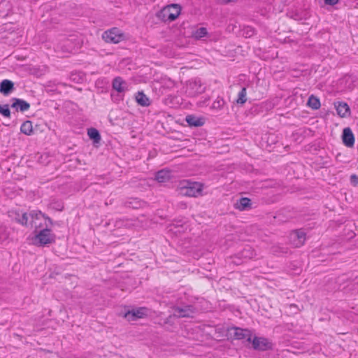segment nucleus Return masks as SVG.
<instances>
[{
	"mask_svg": "<svg viewBox=\"0 0 358 358\" xmlns=\"http://www.w3.org/2000/svg\"><path fill=\"white\" fill-rule=\"evenodd\" d=\"M10 217L23 226L38 229L42 227V223L40 221L43 220L44 214L39 210H31L29 213L21 214L17 212H10Z\"/></svg>",
	"mask_w": 358,
	"mask_h": 358,
	"instance_id": "f257e3e1",
	"label": "nucleus"
},
{
	"mask_svg": "<svg viewBox=\"0 0 358 358\" xmlns=\"http://www.w3.org/2000/svg\"><path fill=\"white\" fill-rule=\"evenodd\" d=\"M203 189V183L189 180L180 181L178 188L180 194L190 197H198L201 196Z\"/></svg>",
	"mask_w": 358,
	"mask_h": 358,
	"instance_id": "f03ea898",
	"label": "nucleus"
},
{
	"mask_svg": "<svg viewBox=\"0 0 358 358\" xmlns=\"http://www.w3.org/2000/svg\"><path fill=\"white\" fill-rule=\"evenodd\" d=\"M181 6L177 3H171L164 6L157 13V17L164 22H172L180 14Z\"/></svg>",
	"mask_w": 358,
	"mask_h": 358,
	"instance_id": "7ed1b4c3",
	"label": "nucleus"
},
{
	"mask_svg": "<svg viewBox=\"0 0 358 358\" xmlns=\"http://www.w3.org/2000/svg\"><path fill=\"white\" fill-rule=\"evenodd\" d=\"M102 38L106 43H118L124 39V34L120 32L118 28L113 27L104 31L102 34Z\"/></svg>",
	"mask_w": 358,
	"mask_h": 358,
	"instance_id": "20e7f679",
	"label": "nucleus"
},
{
	"mask_svg": "<svg viewBox=\"0 0 358 358\" xmlns=\"http://www.w3.org/2000/svg\"><path fill=\"white\" fill-rule=\"evenodd\" d=\"M55 238V236L51 233V230L45 228L36 235L35 241L40 245H45L53 243Z\"/></svg>",
	"mask_w": 358,
	"mask_h": 358,
	"instance_id": "39448f33",
	"label": "nucleus"
},
{
	"mask_svg": "<svg viewBox=\"0 0 358 358\" xmlns=\"http://www.w3.org/2000/svg\"><path fill=\"white\" fill-rule=\"evenodd\" d=\"M173 313L171 315L168 320L172 317H189L195 313V308L191 305L185 306L183 307L173 306Z\"/></svg>",
	"mask_w": 358,
	"mask_h": 358,
	"instance_id": "423d86ee",
	"label": "nucleus"
},
{
	"mask_svg": "<svg viewBox=\"0 0 358 358\" xmlns=\"http://www.w3.org/2000/svg\"><path fill=\"white\" fill-rule=\"evenodd\" d=\"M187 89L191 96H196L204 92L206 87L199 79L194 78L188 81Z\"/></svg>",
	"mask_w": 358,
	"mask_h": 358,
	"instance_id": "0eeeda50",
	"label": "nucleus"
},
{
	"mask_svg": "<svg viewBox=\"0 0 358 358\" xmlns=\"http://www.w3.org/2000/svg\"><path fill=\"white\" fill-rule=\"evenodd\" d=\"M148 310L145 307H140L128 310L124 313V318L128 321H135L137 319L143 318L148 315Z\"/></svg>",
	"mask_w": 358,
	"mask_h": 358,
	"instance_id": "6e6552de",
	"label": "nucleus"
},
{
	"mask_svg": "<svg viewBox=\"0 0 358 358\" xmlns=\"http://www.w3.org/2000/svg\"><path fill=\"white\" fill-rule=\"evenodd\" d=\"M291 244L299 248L303 245L306 241V234L302 230H296L291 233L289 236Z\"/></svg>",
	"mask_w": 358,
	"mask_h": 358,
	"instance_id": "1a4fd4ad",
	"label": "nucleus"
},
{
	"mask_svg": "<svg viewBox=\"0 0 358 358\" xmlns=\"http://www.w3.org/2000/svg\"><path fill=\"white\" fill-rule=\"evenodd\" d=\"M231 335L233 334V336L235 339L241 340V339H247V341H251V332L248 329H243L238 327H232L229 329Z\"/></svg>",
	"mask_w": 358,
	"mask_h": 358,
	"instance_id": "9d476101",
	"label": "nucleus"
},
{
	"mask_svg": "<svg viewBox=\"0 0 358 358\" xmlns=\"http://www.w3.org/2000/svg\"><path fill=\"white\" fill-rule=\"evenodd\" d=\"M11 101V108H14L16 111L24 112L30 108L29 103L25 100L18 98H12Z\"/></svg>",
	"mask_w": 358,
	"mask_h": 358,
	"instance_id": "9b49d317",
	"label": "nucleus"
},
{
	"mask_svg": "<svg viewBox=\"0 0 358 358\" xmlns=\"http://www.w3.org/2000/svg\"><path fill=\"white\" fill-rule=\"evenodd\" d=\"M254 349L258 350H266L271 348V343L266 338L255 337L252 341Z\"/></svg>",
	"mask_w": 358,
	"mask_h": 358,
	"instance_id": "f8f14e48",
	"label": "nucleus"
},
{
	"mask_svg": "<svg viewBox=\"0 0 358 358\" xmlns=\"http://www.w3.org/2000/svg\"><path fill=\"white\" fill-rule=\"evenodd\" d=\"M334 106L338 115L341 117H345L350 116V106L346 102L337 101L334 103Z\"/></svg>",
	"mask_w": 358,
	"mask_h": 358,
	"instance_id": "ddd939ff",
	"label": "nucleus"
},
{
	"mask_svg": "<svg viewBox=\"0 0 358 358\" xmlns=\"http://www.w3.org/2000/svg\"><path fill=\"white\" fill-rule=\"evenodd\" d=\"M188 126L192 127H201L205 124L206 118L203 117H197L194 115H188L185 117Z\"/></svg>",
	"mask_w": 358,
	"mask_h": 358,
	"instance_id": "4468645a",
	"label": "nucleus"
},
{
	"mask_svg": "<svg viewBox=\"0 0 358 358\" xmlns=\"http://www.w3.org/2000/svg\"><path fill=\"white\" fill-rule=\"evenodd\" d=\"M15 90L14 83L5 79L0 83V93L4 96L9 95Z\"/></svg>",
	"mask_w": 358,
	"mask_h": 358,
	"instance_id": "2eb2a0df",
	"label": "nucleus"
},
{
	"mask_svg": "<svg viewBox=\"0 0 358 358\" xmlns=\"http://www.w3.org/2000/svg\"><path fill=\"white\" fill-rule=\"evenodd\" d=\"M276 136H261L260 146L270 152L271 145L276 141Z\"/></svg>",
	"mask_w": 358,
	"mask_h": 358,
	"instance_id": "dca6fc26",
	"label": "nucleus"
},
{
	"mask_svg": "<svg viewBox=\"0 0 358 358\" xmlns=\"http://www.w3.org/2000/svg\"><path fill=\"white\" fill-rule=\"evenodd\" d=\"M113 89L119 93H123L127 90V83L121 77H115L112 83Z\"/></svg>",
	"mask_w": 358,
	"mask_h": 358,
	"instance_id": "f3484780",
	"label": "nucleus"
},
{
	"mask_svg": "<svg viewBox=\"0 0 358 358\" xmlns=\"http://www.w3.org/2000/svg\"><path fill=\"white\" fill-rule=\"evenodd\" d=\"M137 103L141 106H148L150 105L149 98L143 93V91L138 92L135 96Z\"/></svg>",
	"mask_w": 358,
	"mask_h": 358,
	"instance_id": "a211bd4d",
	"label": "nucleus"
},
{
	"mask_svg": "<svg viewBox=\"0 0 358 358\" xmlns=\"http://www.w3.org/2000/svg\"><path fill=\"white\" fill-rule=\"evenodd\" d=\"M171 172L168 170H161L156 173L155 179L159 182H165L171 178Z\"/></svg>",
	"mask_w": 358,
	"mask_h": 358,
	"instance_id": "6ab92c4d",
	"label": "nucleus"
},
{
	"mask_svg": "<svg viewBox=\"0 0 358 358\" xmlns=\"http://www.w3.org/2000/svg\"><path fill=\"white\" fill-rule=\"evenodd\" d=\"M48 125L43 122H37L34 124L33 134H40L41 133H47L49 130Z\"/></svg>",
	"mask_w": 358,
	"mask_h": 358,
	"instance_id": "aec40b11",
	"label": "nucleus"
},
{
	"mask_svg": "<svg viewBox=\"0 0 358 358\" xmlns=\"http://www.w3.org/2000/svg\"><path fill=\"white\" fill-rule=\"evenodd\" d=\"M307 106L313 110L319 109L321 106L320 99L313 94L310 95L308 99Z\"/></svg>",
	"mask_w": 358,
	"mask_h": 358,
	"instance_id": "412c9836",
	"label": "nucleus"
},
{
	"mask_svg": "<svg viewBox=\"0 0 358 358\" xmlns=\"http://www.w3.org/2000/svg\"><path fill=\"white\" fill-rule=\"evenodd\" d=\"M34 124L31 121L27 120L20 127L21 133L23 134H33Z\"/></svg>",
	"mask_w": 358,
	"mask_h": 358,
	"instance_id": "4be33fe9",
	"label": "nucleus"
},
{
	"mask_svg": "<svg viewBox=\"0 0 358 358\" xmlns=\"http://www.w3.org/2000/svg\"><path fill=\"white\" fill-rule=\"evenodd\" d=\"M251 201L247 197H243L236 204V208L240 210H244L250 207Z\"/></svg>",
	"mask_w": 358,
	"mask_h": 358,
	"instance_id": "5701e85b",
	"label": "nucleus"
},
{
	"mask_svg": "<svg viewBox=\"0 0 358 358\" xmlns=\"http://www.w3.org/2000/svg\"><path fill=\"white\" fill-rule=\"evenodd\" d=\"M255 252L254 250L250 246L245 247L241 252V256L243 258L252 259L255 257Z\"/></svg>",
	"mask_w": 358,
	"mask_h": 358,
	"instance_id": "b1692460",
	"label": "nucleus"
},
{
	"mask_svg": "<svg viewBox=\"0 0 358 358\" xmlns=\"http://www.w3.org/2000/svg\"><path fill=\"white\" fill-rule=\"evenodd\" d=\"M246 88L243 87L241 90L238 92V99H236V103L238 104H243L246 102Z\"/></svg>",
	"mask_w": 358,
	"mask_h": 358,
	"instance_id": "393cba45",
	"label": "nucleus"
},
{
	"mask_svg": "<svg viewBox=\"0 0 358 358\" xmlns=\"http://www.w3.org/2000/svg\"><path fill=\"white\" fill-rule=\"evenodd\" d=\"M343 143L349 147L352 148L355 143V138L354 136H342Z\"/></svg>",
	"mask_w": 358,
	"mask_h": 358,
	"instance_id": "a878e982",
	"label": "nucleus"
},
{
	"mask_svg": "<svg viewBox=\"0 0 358 358\" xmlns=\"http://www.w3.org/2000/svg\"><path fill=\"white\" fill-rule=\"evenodd\" d=\"M0 114H1L3 117H10V110L8 104H0Z\"/></svg>",
	"mask_w": 358,
	"mask_h": 358,
	"instance_id": "bb28decb",
	"label": "nucleus"
},
{
	"mask_svg": "<svg viewBox=\"0 0 358 358\" xmlns=\"http://www.w3.org/2000/svg\"><path fill=\"white\" fill-rule=\"evenodd\" d=\"M208 34V31L206 28L205 27H200L198 29L196 30V31L194 34V36L196 38L199 39Z\"/></svg>",
	"mask_w": 358,
	"mask_h": 358,
	"instance_id": "cd10ccee",
	"label": "nucleus"
},
{
	"mask_svg": "<svg viewBox=\"0 0 358 358\" xmlns=\"http://www.w3.org/2000/svg\"><path fill=\"white\" fill-rule=\"evenodd\" d=\"M255 29L250 27H246L243 31L245 37H251L255 34Z\"/></svg>",
	"mask_w": 358,
	"mask_h": 358,
	"instance_id": "c85d7f7f",
	"label": "nucleus"
},
{
	"mask_svg": "<svg viewBox=\"0 0 358 358\" xmlns=\"http://www.w3.org/2000/svg\"><path fill=\"white\" fill-rule=\"evenodd\" d=\"M89 136L90 138V139L92 140L93 145L97 148L101 141V136Z\"/></svg>",
	"mask_w": 358,
	"mask_h": 358,
	"instance_id": "c756f323",
	"label": "nucleus"
},
{
	"mask_svg": "<svg viewBox=\"0 0 358 358\" xmlns=\"http://www.w3.org/2000/svg\"><path fill=\"white\" fill-rule=\"evenodd\" d=\"M87 134H100L99 131L94 127L87 128Z\"/></svg>",
	"mask_w": 358,
	"mask_h": 358,
	"instance_id": "7c9ffc66",
	"label": "nucleus"
},
{
	"mask_svg": "<svg viewBox=\"0 0 358 358\" xmlns=\"http://www.w3.org/2000/svg\"><path fill=\"white\" fill-rule=\"evenodd\" d=\"M350 182L354 186H356L358 184V176L355 174H353L350 176Z\"/></svg>",
	"mask_w": 358,
	"mask_h": 358,
	"instance_id": "2f4dec72",
	"label": "nucleus"
},
{
	"mask_svg": "<svg viewBox=\"0 0 358 358\" xmlns=\"http://www.w3.org/2000/svg\"><path fill=\"white\" fill-rule=\"evenodd\" d=\"M43 220L45 221V225L48 227L49 225H52L53 222L52 220L44 214Z\"/></svg>",
	"mask_w": 358,
	"mask_h": 358,
	"instance_id": "473e14b6",
	"label": "nucleus"
},
{
	"mask_svg": "<svg viewBox=\"0 0 358 358\" xmlns=\"http://www.w3.org/2000/svg\"><path fill=\"white\" fill-rule=\"evenodd\" d=\"M324 1L325 4L329 5V6H334L338 2V0H324Z\"/></svg>",
	"mask_w": 358,
	"mask_h": 358,
	"instance_id": "72a5a7b5",
	"label": "nucleus"
},
{
	"mask_svg": "<svg viewBox=\"0 0 358 358\" xmlns=\"http://www.w3.org/2000/svg\"><path fill=\"white\" fill-rule=\"evenodd\" d=\"M342 134H353L350 127H345L343 129Z\"/></svg>",
	"mask_w": 358,
	"mask_h": 358,
	"instance_id": "f704fd0d",
	"label": "nucleus"
},
{
	"mask_svg": "<svg viewBox=\"0 0 358 358\" xmlns=\"http://www.w3.org/2000/svg\"><path fill=\"white\" fill-rule=\"evenodd\" d=\"M234 1V0H222V3H228L232 2Z\"/></svg>",
	"mask_w": 358,
	"mask_h": 358,
	"instance_id": "c9c22d12",
	"label": "nucleus"
},
{
	"mask_svg": "<svg viewBox=\"0 0 358 358\" xmlns=\"http://www.w3.org/2000/svg\"><path fill=\"white\" fill-rule=\"evenodd\" d=\"M46 159L45 158H43V160L40 161L41 163H43V164H48L49 162L48 161H45Z\"/></svg>",
	"mask_w": 358,
	"mask_h": 358,
	"instance_id": "e433bc0d",
	"label": "nucleus"
},
{
	"mask_svg": "<svg viewBox=\"0 0 358 358\" xmlns=\"http://www.w3.org/2000/svg\"><path fill=\"white\" fill-rule=\"evenodd\" d=\"M43 157H45V159H47L48 157L47 155H41V159H42Z\"/></svg>",
	"mask_w": 358,
	"mask_h": 358,
	"instance_id": "4c0bfd02",
	"label": "nucleus"
},
{
	"mask_svg": "<svg viewBox=\"0 0 358 358\" xmlns=\"http://www.w3.org/2000/svg\"><path fill=\"white\" fill-rule=\"evenodd\" d=\"M357 333H358V328H357Z\"/></svg>",
	"mask_w": 358,
	"mask_h": 358,
	"instance_id": "58836bf2",
	"label": "nucleus"
}]
</instances>
